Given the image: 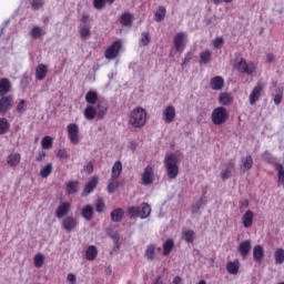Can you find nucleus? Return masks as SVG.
I'll use <instances>...</instances> for the list:
<instances>
[{"mask_svg": "<svg viewBox=\"0 0 284 284\" xmlns=\"http://www.w3.org/2000/svg\"><path fill=\"white\" fill-rule=\"evenodd\" d=\"M120 183L116 180H113L112 178L109 181V185L106 187L109 194H114L116 190H119Z\"/></svg>", "mask_w": 284, "mask_h": 284, "instance_id": "44", "label": "nucleus"}, {"mask_svg": "<svg viewBox=\"0 0 284 284\" xmlns=\"http://www.w3.org/2000/svg\"><path fill=\"white\" fill-rule=\"evenodd\" d=\"M42 150H50L52 148V139L45 135L41 141Z\"/></svg>", "mask_w": 284, "mask_h": 284, "instance_id": "47", "label": "nucleus"}, {"mask_svg": "<svg viewBox=\"0 0 284 284\" xmlns=\"http://www.w3.org/2000/svg\"><path fill=\"white\" fill-rule=\"evenodd\" d=\"M84 118L87 121H92L98 118L97 108L92 104L84 109Z\"/></svg>", "mask_w": 284, "mask_h": 284, "instance_id": "24", "label": "nucleus"}, {"mask_svg": "<svg viewBox=\"0 0 284 284\" xmlns=\"http://www.w3.org/2000/svg\"><path fill=\"white\" fill-rule=\"evenodd\" d=\"M67 130L70 142L77 145V143H79V125L77 123H70Z\"/></svg>", "mask_w": 284, "mask_h": 284, "instance_id": "10", "label": "nucleus"}, {"mask_svg": "<svg viewBox=\"0 0 284 284\" xmlns=\"http://www.w3.org/2000/svg\"><path fill=\"white\" fill-rule=\"evenodd\" d=\"M237 252H240L243 258L250 256V252H252V241L245 240L242 243H240Z\"/></svg>", "mask_w": 284, "mask_h": 284, "instance_id": "15", "label": "nucleus"}, {"mask_svg": "<svg viewBox=\"0 0 284 284\" xmlns=\"http://www.w3.org/2000/svg\"><path fill=\"white\" fill-rule=\"evenodd\" d=\"M235 68L241 72V74H247V77H252V74L256 72V65H254L253 62L245 61L243 58L240 59Z\"/></svg>", "mask_w": 284, "mask_h": 284, "instance_id": "5", "label": "nucleus"}, {"mask_svg": "<svg viewBox=\"0 0 284 284\" xmlns=\"http://www.w3.org/2000/svg\"><path fill=\"white\" fill-rule=\"evenodd\" d=\"M48 74V67L45 64H39L36 69V79L43 81Z\"/></svg>", "mask_w": 284, "mask_h": 284, "instance_id": "30", "label": "nucleus"}, {"mask_svg": "<svg viewBox=\"0 0 284 284\" xmlns=\"http://www.w3.org/2000/svg\"><path fill=\"white\" fill-rule=\"evenodd\" d=\"M67 192L69 194H77L79 192V182H77V181L68 182Z\"/></svg>", "mask_w": 284, "mask_h": 284, "instance_id": "40", "label": "nucleus"}, {"mask_svg": "<svg viewBox=\"0 0 284 284\" xmlns=\"http://www.w3.org/2000/svg\"><path fill=\"white\" fill-rule=\"evenodd\" d=\"M45 159V151H39L38 156L36 158V161H43Z\"/></svg>", "mask_w": 284, "mask_h": 284, "instance_id": "62", "label": "nucleus"}, {"mask_svg": "<svg viewBox=\"0 0 284 284\" xmlns=\"http://www.w3.org/2000/svg\"><path fill=\"white\" fill-rule=\"evenodd\" d=\"M151 213L152 207H150V204L145 202L142 203L141 206H131L129 209L130 219H136V216H139L140 219H148Z\"/></svg>", "mask_w": 284, "mask_h": 284, "instance_id": "2", "label": "nucleus"}, {"mask_svg": "<svg viewBox=\"0 0 284 284\" xmlns=\"http://www.w3.org/2000/svg\"><path fill=\"white\" fill-rule=\"evenodd\" d=\"M85 256L88 261H94V258L99 256V250H97V246L90 245L85 251Z\"/></svg>", "mask_w": 284, "mask_h": 284, "instance_id": "34", "label": "nucleus"}, {"mask_svg": "<svg viewBox=\"0 0 284 284\" xmlns=\"http://www.w3.org/2000/svg\"><path fill=\"white\" fill-rule=\"evenodd\" d=\"M99 184V179L97 176H93L84 186V192L87 194H92L94 190L97 189V185Z\"/></svg>", "mask_w": 284, "mask_h": 284, "instance_id": "32", "label": "nucleus"}, {"mask_svg": "<svg viewBox=\"0 0 284 284\" xmlns=\"http://www.w3.org/2000/svg\"><path fill=\"white\" fill-rule=\"evenodd\" d=\"M85 101L89 103V105H97L101 99H99V93H97V91H89L85 94Z\"/></svg>", "mask_w": 284, "mask_h": 284, "instance_id": "28", "label": "nucleus"}, {"mask_svg": "<svg viewBox=\"0 0 284 284\" xmlns=\"http://www.w3.org/2000/svg\"><path fill=\"white\" fill-rule=\"evenodd\" d=\"M155 256H156V244L148 245L145 250V258H148V261H154Z\"/></svg>", "mask_w": 284, "mask_h": 284, "instance_id": "33", "label": "nucleus"}, {"mask_svg": "<svg viewBox=\"0 0 284 284\" xmlns=\"http://www.w3.org/2000/svg\"><path fill=\"white\" fill-rule=\"evenodd\" d=\"M182 236L186 243H194V237L196 236V233L192 230H187L182 232Z\"/></svg>", "mask_w": 284, "mask_h": 284, "instance_id": "41", "label": "nucleus"}, {"mask_svg": "<svg viewBox=\"0 0 284 284\" xmlns=\"http://www.w3.org/2000/svg\"><path fill=\"white\" fill-rule=\"evenodd\" d=\"M12 90V83L8 78L0 79V97H6Z\"/></svg>", "mask_w": 284, "mask_h": 284, "instance_id": "17", "label": "nucleus"}, {"mask_svg": "<svg viewBox=\"0 0 284 284\" xmlns=\"http://www.w3.org/2000/svg\"><path fill=\"white\" fill-rule=\"evenodd\" d=\"M132 13H123L120 18V23L125 28H132Z\"/></svg>", "mask_w": 284, "mask_h": 284, "instance_id": "36", "label": "nucleus"}, {"mask_svg": "<svg viewBox=\"0 0 284 284\" xmlns=\"http://www.w3.org/2000/svg\"><path fill=\"white\" fill-rule=\"evenodd\" d=\"M223 43H225L223 37H217L213 40V48H215V50H221V48H223Z\"/></svg>", "mask_w": 284, "mask_h": 284, "instance_id": "51", "label": "nucleus"}, {"mask_svg": "<svg viewBox=\"0 0 284 284\" xmlns=\"http://www.w3.org/2000/svg\"><path fill=\"white\" fill-rule=\"evenodd\" d=\"M174 119H176V109L172 105H169L163 111V121L166 123H173Z\"/></svg>", "mask_w": 284, "mask_h": 284, "instance_id": "16", "label": "nucleus"}, {"mask_svg": "<svg viewBox=\"0 0 284 284\" xmlns=\"http://www.w3.org/2000/svg\"><path fill=\"white\" fill-rule=\"evenodd\" d=\"M176 163H179V158H176L174 153H171L165 156L164 165H165L166 175L169 176V179L174 180L179 176V165Z\"/></svg>", "mask_w": 284, "mask_h": 284, "instance_id": "1", "label": "nucleus"}, {"mask_svg": "<svg viewBox=\"0 0 284 284\" xmlns=\"http://www.w3.org/2000/svg\"><path fill=\"white\" fill-rule=\"evenodd\" d=\"M234 172H236V161L231 159L224 165V169L220 173V176L222 181H227L229 179H232V174H234Z\"/></svg>", "mask_w": 284, "mask_h": 284, "instance_id": "6", "label": "nucleus"}, {"mask_svg": "<svg viewBox=\"0 0 284 284\" xmlns=\"http://www.w3.org/2000/svg\"><path fill=\"white\" fill-rule=\"evenodd\" d=\"M67 281H69V283H77V275L69 273L67 276Z\"/></svg>", "mask_w": 284, "mask_h": 284, "instance_id": "61", "label": "nucleus"}, {"mask_svg": "<svg viewBox=\"0 0 284 284\" xmlns=\"http://www.w3.org/2000/svg\"><path fill=\"white\" fill-rule=\"evenodd\" d=\"M121 48H123V44L121 43V40H118L113 42L110 48L105 51V58L106 59H116L119 57V52H121Z\"/></svg>", "mask_w": 284, "mask_h": 284, "instance_id": "8", "label": "nucleus"}, {"mask_svg": "<svg viewBox=\"0 0 284 284\" xmlns=\"http://www.w3.org/2000/svg\"><path fill=\"white\" fill-rule=\"evenodd\" d=\"M162 247H163L162 255L170 256V254H172V250H174V240L172 239L166 240L163 243Z\"/></svg>", "mask_w": 284, "mask_h": 284, "instance_id": "31", "label": "nucleus"}, {"mask_svg": "<svg viewBox=\"0 0 284 284\" xmlns=\"http://www.w3.org/2000/svg\"><path fill=\"white\" fill-rule=\"evenodd\" d=\"M265 90V84L263 82H257V84L253 88L251 91V94L248 97V103L250 105H254L258 99H261V94Z\"/></svg>", "mask_w": 284, "mask_h": 284, "instance_id": "7", "label": "nucleus"}, {"mask_svg": "<svg viewBox=\"0 0 284 284\" xmlns=\"http://www.w3.org/2000/svg\"><path fill=\"white\" fill-rule=\"evenodd\" d=\"M242 223L244 227H252V223H254V212L246 211L242 216Z\"/></svg>", "mask_w": 284, "mask_h": 284, "instance_id": "23", "label": "nucleus"}, {"mask_svg": "<svg viewBox=\"0 0 284 284\" xmlns=\"http://www.w3.org/2000/svg\"><path fill=\"white\" fill-rule=\"evenodd\" d=\"M253 258L255 263H263V258H265V250H263L261 244L254 246Z\"/></svg>", "mask_w": 284, "mask_h": 284, "instance_id": "18", "label": "nucleus"}, {"mask_svg": "<svg viewBox=\"0 0 284 284\" xmlns=\"http://www.w3.org/2000/svg\"><path fill=\"white\" fill-rule=\"evenodd\" d=\"M202 206H203V199H201L199 202H196V203L192 206V213H193V214H197V212L201 210Z\"/></svg>", "mask_w": 284, "mask_h": 284, "instance_id": "57", "label": "nucleus"}, {"mask_svg": "<svg viewBox=\"0 0 284 284\" xmlns=\"http://www.w3.org/2000/svg\"><path fill=\"white\" fill-rule=\"evenodd\" d=\"M121 172H123V164L121 161H116L112 166L111 178L118 180L121 176Z\"/></svg>", "mask_w": 284, "mask_h": 284, "instance_id": "26", "label": "nucleus"}, {"mask_svg": "<svg viewBox=\"0 0 284 284\" xmlns=\"http://www.w3.org/2000/svg\"><path fill=\"white\" fill-rule=\"evenodd\" d=\"M212 62V51L205 50L200 53V63L203 65H207V63Z\"/></svg>", "mask_w": 284, "mask_h": 284, "instance_id": "35", "label": "nucleus"}, {"mask_svg": "<svg viewBox=\"0 0 284 284\" xmlns=\"http://www.w3.org/2000/svg\"><path fill=\"white\" fill-rule=\"evenodd\" d=\"M141 37H142L140 40L141 45L143 47L149 45L151 41L150 32H142Z\"/></svg>", "mask_w": 284, "mask_h": 284, "instance_id": "52", "label": "nucleus"}, {"mask_svg": "<svg viewBox=\"0 0 284 284\" xmlns=\"http://www.w3.org/2000/svg\"><path fill=\"white\" fill-rule=\"evenodd\" d=\"M243 207H250V200H243L240 202V210L243 212Z\"/></svg>", "mask_w": 284, "mask_h": 284, "instance_id": "60", "label": "nucleus"}, {"mask_svg": "<svg viewBox=\"0 0 284 284\" xmlns=\"http://www.w3.org/2000/svg\"><path fill=\"white\" fill-rule=\"evenodd\" d=\"M45 4V1L43 0H31V8L33 10H41L43 6Z\"/></svg>", "mask_w": 284, "mask_h": 284, "instance_id": "53", "label": "nucleus"}, {"mask_svg": "<svg viewBox=\"0 0 284 284\" xmlns=\"http://www.w3.org/2000/svg\"><path fill=\"white\" fill-rule=\"evenodd\" d=\"M27 110H28V104L26 103V100H20V102L17 105V112L19 114H24Z\"/></svg>", "mask_w": 284, "mask_h": 284, "instance_id": "50", "label": "nucleus"}, {"mask_svg": "<svg viewBox=\"0 0 284 284\" xmlns=\"http://www.w3.org/2000/svg\"><path fill=\"white\" fill-rule=\"evenodd\" d=\"M151 284H163V280H161V276H158L153 280Z\"/></svg>", "mask_w": 284, "mask_h": 284, "instance_id": "64", "label": "nucleus"}, {"mask_svg": "<svg viewBox=\"0 0 284 284\" xmlns=\"http://www.w3.org/2000/svg\"><path fill=\"white\" fill-rule=\"evenodd\" d=\"M61 225L65 232H72L77 230L79 222L74 219V216H67L64 220H62Z\"/></svg>", "mask_w": 284, "mask_h": 284, "instance_id": "14", "label": "nucleus"}, {"mask_svg": "<svg viewBox=\"0 0 284 284\" xmlns=\"http://www.w3.org/2000/svg\"><path fill=\"white\" fill-rule=\"evenodd\" d=\"M223 85H225V80L221 75H216L211 79V88L212 90H223Z\"/></svg>", "mask_w": 284, "mask_h": 284, "instance_id": "22", "label": "nucleus"}, {"mask_svg": "<svg viewBox=\"0 0 284 284\" xmlns=\"http://www.w3.org/2000/svg\"><path fill=\"white\" fill-rule=\"evenodd\" d=\"M230 114L227 113V109L225 106H217L213 110L211 119L214 125H223L225 121H227Z\"/></svg>", "mask_w": 284, "mask_h": 284, "instance_id": "4", "label": "nucleus"}, {"mask_svg": "<svg viewBox=\"0 0 284 284\" xmlns=\"http://www.w3.org/2000/svg\"><path fill=\"white\" fill-rule=\"evenodd\" d=\"M12 103H14V97L2 95L0 98V114H7L8 110L12 108Z\"/></svg>", "mask_w": 284, "mask_h": 284, "instance_id": "9", "label": "nucleus"}, {"mask_svg": "<svg viewBox=\"0 0 284 284\" xmlns=\"http://www.w3.org/2000/svg\"><path fill=\"white\" fill-rule=\"evenodd\" d=\"M274 256H275L276 265H283V263H284V250L283 248L276 250Z\"/></svg>", "mask_w": 284, "mask_h": 284, "instance_id": "45", "label": "nucleus"}, {"mask_svg": "<svg viewBox=\"0 0 284 284\" xmlns=\"http://www.w3.org/2000/svg\"><path fill=\"white\" fill-rule=\"evenodd\" d=\"M281 101H283V95L276 94V95L274 97V103H275V105H281Z\"/></svg>", "mask_w": 284, "mask_h": 284, "instance_id": "63", "label": "nucleus"}, {"mask_svg": "<svg viewBox=\"0 0 284 284\" xmlns=\"http://www.w3.org/2000/svg\"><path fill=\"white\" fill-rule=\"evenodd\" d=\"M93 8L95 10H103L105 8V0H93Z\"/></svg>", "mask_w": 284, "mask_h": 284, "instance_id": "56", "label": "nucleus"}, {"mask_svg": "<svg viewBox=\"0 0 284 284\" xmlns=\"http://www.w3.org/2000/svg\"><path fill=\"white\" fill-rule=\"evenodd\" d=\"M57 156L58 159H68V151L65 149H60Z\"/></svg>", "mask_w": 284, "mask_h": 284, "instance_id": "59", "label": "nucleus"}, {"mask_svg": "<svg viewBox=\"0 0 284 284\" xmlns=\"http://www.w3.org/2000/svg\"><path fill=\"white\" fill-rule=\"evenodd\" d=\"M241 161H242V164L240 165V168L243 174H245V172H248V170L253 168L254 159L252 158V155H247L245 158H242Z\"/></svg>", "mask_w": 284, "mask_h": 284, "instance_id": "20", "label": "nucleus"}, {"mask_svg": "<svg viewBox=\"0 0 284 284\" xmlns=\"http://www.w3.org/2000/svg\"><path fill=\"white\" fill-rule=\"evenodd\" d=\"M81 216L82 219H85V221H92V216H94V207L90 204L85 205L81 210Z\"/></svg>", "mask_w": 284, "mask_h": 284, "instance_id": "27", "label": "nucleus"}, {"mask_svg": "<svg viewBox=\"0 0 284 284\" xmlns=\"http://www.w3.org/2000/svg\"><path fill=\"white\" fill-rule=\"evenodd\" d=\"M166 10L165 7H159V9L155 12V21L158 23H161V21H163V19H165V14H166Z\"/></svg>", "mask_w": 284, "mask_h": 284, "instance_id": "43", "label": "nucleus"}, {"mask_svg": "<svg viewBox=\"0 0 284 284\" xmlns=\"http://www.w3.org/2000/svg\"><path fill=\"white\" fill-rule=\"evenodd\" d=\"M45 31H43V29L39 26H34L31 31H30V36L33 39H41V37H44Z\"/></svg>", "mask_w": 284, "mask_h": 284, "instance_id": "37", "label": "nucleus"}, {"mask_svg": "<svg viewBox=\"0 0 284 284\" xmlns=\"http://www.w3.org/2000/svg\"><path fill=\"white\" fill-rule=\"evenodd\" d=\"M141 180L143 185H152L154 183V169L151 165L144 169Z\"/></svg>", "mask_w": 284, "mask_h": 284, "instance_id": "13", "label": "nucleus"}, {"mask_svg": "<svg viewBox=\"0 0 284 284\" xmlns=\"http://www.w3.org/2000/svg\"><path fill=\"white\" fill-rule=\"evenodd\" d=\"M70 212V203L62 202L55 210V216L57 219H63V216H68V213Z\"/></svg>", "mask_w": 284, "mask_h": 284, "instance_id": "19", "label": "nucleus"}, {"mask_svg": "<svg viewBox=\"0 0 284 284\" xmlns=\"http://www.w3.org/2000/svg\"><path fill=\"white\" fill-rule=\"evenodd\" d=\"M192 57H193V53L192 51L187 52L184 57V61L182 62V68L187 65V63H190V61H192Z\"/></svg>", "mask_w": 284, "mask_h": 284, "instance_id": "58", "label": "nucleus"}, {"mask_svg": "<svg viewBox=\"0 0 284 284\" xmlns=\"http://www.w3.org/2000/svg\"><path fill=\"white\" fill-rule=\"evenodd\" d=\"M145 110L138 108L131 112L129 123H131L133 128H143V125H145Z\"/></svg>", "mask_w": 284, "mask_h": 284, "instance_id": "3", "label": "nucleus"}, {"mask_svg": "<svg viewBox=\"0 0 284 284\" xmlns=\"http://www.w3.org/2000/svg\"><path fill=\"white\" fill-rule=\"evenodd\" d=\"M91 27L89 24H80V37L81 39H88L92 32L90 31Z\"/></svg>", "mask_w": 284, "mask_h": 284, "instance_id": "39", "label": "nucleus"}, {"mask_svg": "<svg viewBox=\"0 0 284 284\" xmlns=\"http://www.w3.org/2000/svg\"><path fill=\"white\" fill-rule=\"evenodd\" d=\"M187 34L185 32H179L175 34L173 43L176 52H183L185 50V39Z\"/></svg>", "mask_w": 284, "mask_h": 284, "instance_id": "12", "label": "nucleus"}, {"mask_svg": "<svg viewBox=\"0 0 284 284\" xmlns=\"http://www.w3.org/2000/svg\"><path fill=\"white\" fill-rule=\"evenodd\" d=\"M43 255L42 254H37L33 258V263L36 267H43Z\"/></svg>", "mask_w": 284, "mask_h": 284, "instance_id": "54", "label": "nucleus"}, {"mask_svg": "<svg viewBox=\"0 0 284 284\" xmlns=\"http://www.w3.org/2000/svg\"><path fill=\"white\" fill-rule=\"evenodd\" d=\"M95 110L98 113L99 121H102V119H105V114H108V110H109L108 101H105V99L98 100L95 104Z\"/></svg>", "mask_w": 284, "mask_h": 284, "instance_id": "11", "label": "nucleus"}, {"mask_svg": "<svg viewBox=\"0 0 284 284\" xmlns=\"http://www.w3.org/2000/svg\"><path fill=\"white\" fill-rule=\"evenodd\" d=\"M262 159L263 161H265V163H274L276 161V159L274 158V155L271 154L270 151H265L262 154Z\"/></svg>", "mask_w": 284, "mask_h": 284, "instance_id": "49", "label": "nucleus"}, {"mask_svg": "<svg viewBox=\"0 0 284 284\" xmlns=\"http://www.w3.org/2000/svg\"><path fill=\"white\" fill-rule=\"evenodd\" d=\"M21 163V154L19 153H11L7 156V165L9 168H17Z\"/></svg>", "mask_w": 284, "mask_h": 284, "instance_id": "21", "label": "nucleus"}, {"mask_svg": "<svg viewBox=\"0 0 284 284\" xmlns=\"http://www.w3.org/2000/svg\"><path fill=\"white\" fill-rule=\"evenodd\" d=\"M124 215L125 212L123 211V209H114L110 214L111 221H113V223H121Z\"/></svg>", "mask_w": 284, "mask_h": 284, "instance_id": "25", "label": "nucleus"}, {"mask_svg": "<svg viewBox=\"0 0 284 284\" xmlns=\"http://www.w3.org/2000/svg\"><path fill=\"white\" fill-rule=\"evenodd\" d=\"M219 101L221 105H232V103H234V98H232L231 93L223 92L220 94Z\"/></svg>", "mask_w": 284, "mask_h": 284, "instance_id": "29", "label": "nucleus"}, {"mask_svg": "<svg viewBox=\"0 0 284 284\" xmlns=\"http://www.w3.org/2000/svg\"><path fill=\"white\" fill-rule=\"evenodd\" d=\"M104 211H105V202H103L102 199H98L97 202H95V212L101 214Z\"/></svg>", "mask_w": 284, "mask_h": 284, "instance_id": "48", "label": "nucleus"}, {"mask_svg": "<svg viewBox=\"0 0 284 284\" xmlns=\"http://www.w3.org/2000/svg\"><path fill=\"white\" fill-rule=\"evenodd\" d=\"M226 270L229 274H239V261L229 262L226 264Z\"/></svg>", "mask_w": 284, "mask_h": 284, "instance_id": "42", "label": "nucleus"}, {"mask_svg": "<svg viewBox=\"0 0 284 284\" xmlns=\"http://www.w3.org/2000/svg\"><path fill=\"white\" fill-rule=\"evenodd\" d=\"M275 170L277 172V176H278V181H283L284 180V168L283 164H275Z\"/></svg>", "mask_w": 284, "mask_h": 284, "instance_id": "55", "label": "nucleus"}, {"mask_svg": "<svg viewBox=\"0 0 284 284\" xmlns=\"http://www.w3.org/2000/svg\"><path fill=\"white\" fill-rule=\"evenodd\" d=\"M50 174H52V163H48L40 171V176H42V179H48V176H50Z\"/></svg>", "mask_w": 284, "mask_h": 284, "instance_id": "46", "label": "nucleus"}, {"mask_svg": "<svg viewBox=\"0 0 284 284\" xmlns=\"http://www.w3.org/2000/svg\"><path fill=\"white\" fill-rule=\"evenodd\" d=\"M9 130H10V122H8V119L0 118V135L8 134Z\"/></svg>", "mask_w": 284, "mask_h": 284, "instance_id": "38", "label": "nucleus"}]
</instances>
